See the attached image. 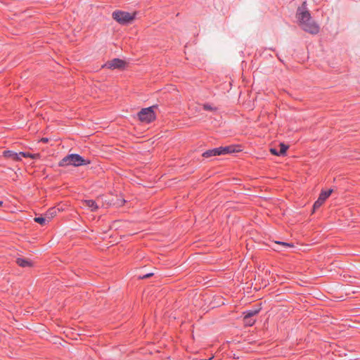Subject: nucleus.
I'll return each mask as SVG.
<instances>
[{"instance_id":"nucleus-10","label":"nucleus","mask_w":360,"mask_h":360,"mask_svg":"<svg viewBox=\"0 0 360 360\" xmlns=\"http://www.w3.org/2000/svg\"><path fill=\"white\" fill-rule=\"evenodd\" d=\"M218 148H219V152H220V155L232 153L236 151L235 147L232 146H225V147H219Z\"/></svg>"},{"instance_id":"nucleus-1","label":"nucleus","mask_w":360,"mask_h":360,"mask_svg":"<svg viewBox=\"0 0 360 360\" xmlns=\"http://www.w3.org/2000/svg\"><path fill=\"white\" fill-rule=\"evenodd\" d=\"M297 18L300 26L304 31L311 34H316L319 32L320 27L311 18L309 11L306 8V1L297 8Z\"/></svg>"},{"instance_id":"nucleus-4","label":"nucleus","mask_w":360,"mask_h":360,"mask_svg":"<svg viewBox=\"0 0 360 360\" xmlns=\"http://www.w3.org/2000/svg\"><path fill=\"white\" fill-rule=\"evenodd\" d=\"M153 106L142 109L138 114L141 122L149 123L155 120V115L153 111Z\"/></svg>"},{"instance_id":"nucleus-15","label":"nucleus","mask_w":360,"mask_h":360,"mask_svg":"<svg viewBox=\"0 0 360 360\" xmlns=\"http://www.w3.org/2000/svg\"><path fill=\"white\" fill-rule=\"evenodd\" d=\"M259 310H260V309H251V310H249V311H246L245 313V315L248 316V317H251L252 318V316H254L255 315L258 314Z\"/></svg>"},{"instance_id":"nucleus-11","label":"nucleus","mask_w":360,"mask_h":360,"mask_svg":"<svg viewBox=\"0 0 360 360\" xmlns=\"http://www.w3.org/2000/svg\"><path fill=\"white\" fill-rule=\"evenodd\" d=\"M59 212L58 208L52 207L50 208L46 213L45 214L46 217H47L48 220L50 221Z\"/></svg>"},{"instance_id":"nucleus-14","label":"nucleus","mask_w":360,"mask_h":360,"mask_svg":"<svg viewBox=\"0 0 360 360\" xmlns=\"http://www.w3.org/2000/svg\"><path fill=\"white\" fill-rule=\"evenodd\" d=\"M21 155L24 158H31L32 159L39 158L40 157V155L39 153H24L21 152Z\"/></svg>"},{"instance_id":"nucleus-22","label":"nucleus","mask_w":360,"mask_h":360,"mask_svg":"<svg viewBox=\"0 0 360 360\" xmlns=\"http://www.w3.org/2000/svg\"><path fill=\"white\" fill-rule=\"evenodd\" d=\"M41 141H43V142H45V143H46V142H47V141H48V139H46V138H43V139H41Z\"/></svg>"},{"instance_id":"nucleus-19","label":"nucleus","mask_w":360,"mask_h":360,"mask_svg":"<svg viewBox=\"0 0 360 360\" xmlns=\"http://www.w3.org/2000/svg\"><path fill=\"white\" fill-rule=\"evenodd\" d=\"M276 243L278 244V245H281L285 248H292L293 247V245L292 244H290V243H284V242H276Z\"/></svg>"},{"instance_id":"nucleus-5","label":"nucleus","mask_w":360,"mask_h":360,"mask_svg":"<svg viewBox=\"0 0 360 360\" xmlns=\"http://www.w3.org/2000/svg\"><path fill=\"white\" fill-rule=\"evenodd\" d=\"M126 65H127V63L124 60H122L119 58H115L113 60H111L105 63L103 65V68H106L108 69H111V70H114V69L122 70V69H124V68L126 67Z\"/></svg>"},{"instance_id":"nucleus-23","label":"nucleus","mask_w":360,"mask_h":360,"mask_svg":"<svg viewBox=\"0 0 360 360\" xmlns=\"http://www.w3.org/2000/svg\"><path fill=\"white\" fill-rule=\"evenodd\" d=\"M153 274H147L146 276H144L143 278H148L150 276H151Z\"/></svg>"},{"instance_id":"nucleus-18","label":"nucleus","mask_w":360,"mask_h":360,"mask_svg":"<svg viewBox=\"0 0 360 360\" xmlns=\"http://www.w3.org/2000/svg\"><path fill=\"white\" fill-rule=\"evenodd\" d=\"M202 107H203L204 110L212 111V112H214L217 110V108L216 107L213 106L211 104H208V103L203 104Z\"/></svg>"},{"instance_id":"nucleus-7","label":"nucleus","mask_w":360,"mask_h":360,"mask_svg":"<svg viewBox=\"0 0 360 360\" xmlns=\"http://www.w3.org/2000/svg\"><path fill=\"white\" fill-rule=\"evenodd\" d=\"M82 203L84 207H87L91 212L97 211L99 207L97 202L93 200H84L82 201Z\"/></svg>"},{"instance_id":"nucleus-2","label":"nucleus","mask_w":360,"mask_h":360,"mask_svg":"<svg viewBox=\"0 0 360 360\" xmlns=\"http://www.w3.org/2000/svg\"><path fill=\"white\" fill-rule=\"evenodd\" d=\"M90 164L89 160L84 159L82 156L78 154H70L64 157L59 162V166H74L79 167L81 165H86Z\"/></svg>"},{"instance_id":"nucleus-3","label":"nucleus","mask_w":360,"mask_h":360,"mask_svg":"<svg viewBox=\"0 0 360 360\" xmlns=\"http://www.w3.org/2000/svg\"><path fill=\"white\" fill-rule=\"evenodd\" d=\"M112 18L121 25L129 24L135 19L136 13H129L121 11H114Z\"/></svg>"},{"instance_id":"nucleus-21","label":"nucleus","mask_w":360,"mask_h":360,"mask_svg":"<svg viewBox=\"0 0 360 360\" xmlns=\"http://www.w3.org/2000/svg\"><path fill=\"white\" fill-rule=\"evenodd\" d=\"M270 152L271 154L273 155H279V151H278L276 148H271L270 149Z\"/></svg>"},{"instance_id":"nucleus-17","label":"nucleus","mask_w":360,"mask_h":360,"mask_svg":"<svg viewBox=\"0 0 360 360\" xmlns=\"http://www.w3.org/2000/svg\"><path fill=\"white\" fill-rule=\"evenodd\" d=\"M279 146H280L279 155H284L286 153V150L288 148V146L282 143L279 144Z\"/></svg>"},{"instance_id":"nucleus-20","label":"nucleus","mask_w":360,"mask_h":360,"mask_svg":"<svg viewBox=\"0 0 360 360\" xmlns=\"http://www.w3.org/2000/svg\"><path fill=\"white\" fill-rule=\"evenodd\" d=\"M125 200L124 199H118L117 200V202H115L114 204L116 205L117 206H122V205H124Z\"/></svg>"},{"instance_id":"nucleus-12","label":"nucleus","mask_w":360,"mask_h":360,"mask_svg":"<svg viewBox=\"0 0 360 360\" xmlns=\"http://www.w3.org/2000/svg\"><path fill=\"white\" fill-rule=\"evenodd\" d=\"M220 155V152H219V148H214L212 150H208L202 153V156L204 158H210L211 156Z\"/></svg>"},{"instance_id":"nucleus-6","label":"nucleus","mask_w":360,"mask_h":360,"mask_svg":"<svg viewBox=\"0 0 360 360\" xmlns=\"http://www.w3.org/2000/svg\"><path fill=\"white\" fill-rule=\"evenodd\" d=\"M332 193L333 189H330L328 191H322L319 195V198L314 204V210L320 207L324 203L326 200L331 195Z\"/></svg>"},{"instance_id":"nucleus-16","label":"nucleus","mask_w":360,"mask_h":360,"mask_svg":"<svg viewBox=\"0 0 360 360\" xmlns=\"http://www.w3.org/2000/svg\"><path fill=\"white\" fill-rule=\"evenodd\" d=\"M255 321L251 317H248L246 315L244 316V323L246 326H251L254 324Z\"/></svg>"},{"instance_id":"nucleus-13","label":"nucleus","mask_w":360,"mask_h":360,"mask_svg":"<svg viewBox=\"0 0 360 360\" xmlns=\"http://www.w3.org/2000/svg\"><path fill=\"white\" fill-rule=\"evenodd\" d=\"M34 221H36L37 223H39V224L41 225H44L46 224L47 222H49V221L48 220L47 217H46V215L44 214V217H35L34 219Z\"/></svg>"},{"instance_id":"nucleus-9","label":"nucleus","mask_w":360,"mask_h":360,"mask_svg":"<svg viewBox=\"0 0 360 360\" xmlns=\"http://www.w3.org/2000/svg\"><path fill=\"white\" fill-rule=\"evenodd\" d=\"M16 263L21 267H30L32 266L31 260L23 257L18 258L16 259Z\"/></svg>"},{"instance_id":"nucleus-24","label":"nucleus","mask_w":360,"mask_h":360,"mask_svg":"<svg viewBox=\"0 0 360 360\" xmlns=\"http://www.w3.org/2000/svg\"><path fill=\"white\" fill-rule=\"evenodd\" d=\"M2 204H3V202L0 201V205H1Z\"/></svg>"},{"instance_id":"nucleus-8","label":"nucleus","mask_w":360,"mask_h":360,"mask_svg":"<svg viewBox=\"0 0 360 360\" xmlns=\"http://www.w3.org/2000/svg\"><path fill=\"white\" fill-rule=\"evenodd\" d=\"M4 156L7 158H11L13 160H15V161H20L21 160V157L22 155H21V152L17 153H15L13 151H11V150H6L4 152Z\"/></svg>"}]
</instances>
